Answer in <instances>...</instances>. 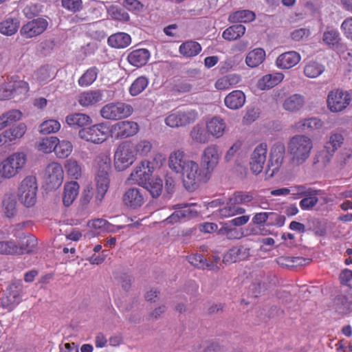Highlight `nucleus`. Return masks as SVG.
<instances>
[{
	"label": "nucleus",
	"mask_w": 352,
	"mask_h": 352,
	"mask_svg": "<svg viewBox=\"0 0 352 352\" xmlns=\"http://www.w3.org/2000/svg\"><path fill=\"white\" fill-rule=\"evenodd\" d=\"M97 168L96 176V201L101 202L109 188V173L111 170V158L109 153H101L95 159Z\"/></svg>",
	"instance_id": "f257e3e1"
},
{
	"label": "nucleus",
	"mask_w": 352,
	"mask_h": 352,
	"mask_svg": "<svg viewBox=\"0 0 352 352\" xmlns=\"http://www.w3.org/2000/svg\"><path fill=\"white\" fill-rule=\"evenodd\" d=\"M313 148L311 140L303 135H296L290 138L287 151L292 162L297 166L302 164L309 157Z\"/></svg>",
	"instance_id": "f03ea898"
},
{
	"label": "nucleus",
	"mask_w": 352,
	"mask_h": 352,
	"mask_svg": "<svg viewBox=\"0 0 352 352\" xmlns=\"http://www.w3.org/2000/svg\"><path fill=\"white\" fill-rule=\"evenodd\" d=\"M182 173V182L184 188L188 191L197 189L201 183L207 182L210 176L209 172L199 167V164L192 161L187 162Z\"/></svg>",
	"instance_id": "7ed1b4c3"
},
{
	"label": "nucleus",
	"mask_w": 352,
	"mask_h": 352,
	"mask_svg": "<svg viewBox=\"0 0 352 352\" xmlns=\"http://www.w3.org/2000/svg\"><path fill=\"white\" fill-rule=\"evenodd\" d=\"M135 160V148L130 142L120 144L114 154V166L118 171L128 168Z\"/></svg>",
	"instance_id": "20e7f679"
},
{
	"label": "nucleus",
	"mask_w": 352,
	"mask_h": 352,
	"mask_svg": "<svg viewBox=\"0 0 352 352\" xmlns=\"http://www.w3.org/2000/svg\"><path fill=\"white\" fill-rule=\"evenodd\" d=\"M22 289L23 285L19 280L10 283L6 289H2L0 292V306L8 311H12L20 302Z\"/></svg>",
	"instance_id": "39448f33"
},
{
	"label": "nucleus",
	"mask_w": 352,
	"mask_h": 352,
	"mask_svg": "<svg viewBox=\"0 0 352 352\" xmlns=\"http://www.w3.org/2000/svg\"><path fill=\"white\" fill-rule=\"evenodd\" d=\"M25 162L26 156L23 153L10 155L0 165V175L8 179L13 177L24 166Z\"/></svg>",
	"instance_id": "423d86ee"
},
{
	"label": "nucleus",
	"mask_w": 352,
	"mask_h": 352,
	"mask_svg": "<svg viewBox=\"0 0 352 352\" xmlns=\"http://www.w3.org/2000/svg\"><path fill=\"white\" fill-rule=\"evenodd\" d=\"M37 184L36 177L28 176L21 183L18 190L19 200L26 207H30L36 201Z\"/></svg>",
	"instance_id": "0eeeda50"
},
{
	"label": "nucleus",
	"mask_w": 352,
	"mask_h": 352,
	"mask_svg": "<svg viewBox=\"0 0 352 352\" xmlns=\"http://www.w3.org/2000/svg\"><path fill=\"white\" fill-rule=\"evenodd\" d=\"M133 107L124 102H111L104 105L100 110L102 117L108 120H120L130 116Z\"/></svg>",
	"instance_id": "6e6552de"
},
{
	"label": "nucleus",
	"mask_w": 352,
	"mask_h": 352,
	"mask_svg": "<svg viewBox=\"0 0 352 352\" xmlns=\"http://www.w3.org/2000/svg\"><path fill=\"white\" fill-rule=\"evenodd\" d=\"M351 100V96L347 91L339 89L332 90L327 96V107L331 112H340L349 106Z\"/></svg>",
	"instance_id": "1a4fd4ad"
},
{
	"label": "nucleus",
	"mask_w": 352,
	"mask_h": 352,
	"mask_svg": "<svg viewBox=\"0 0 352 352\" xmlns=\"http://www.w3.org/2000/svg\"><path fill=\"white\" fill-rule=\"evenodd\" d=\"M197 118V113L195 110L178 111L168 115L165 119V123L173 128L184 126L195 122Z\"/></svg>",
	"instance_id": "9d476101"
},
{
	"label": "nucleus",
	"mask_w": 352,
	"mask_h": 352,
	"mask_svg": "<svg viewBox=\"0 0 352 352\" xmlns=\"http://www.w3.org/2000/svg\"><path fill=\"white\" fill-rule=\"evenodd\" d=\"M80 138L94 144H100L107 138V128L103 124H95L78 131Z\"/></svg>",
	"instance_id": "9b49d317"
},
{
	"label": "nucleus",
	"mask_w": 352,
	"mask_h": 352,
	"mask_svg": "<svg viewBox=\"0 0 352 352\" xmlns=\"http://www.w3.org/2000/svg\"><path fill=\"white\" fill-rule=\"evenodd\" d=\"M47 25V20L37 18L23 25L20 30V34L25 38H31L42 34Z\"/></svg>",
	"instance_id": "f8f14e48"
},
{
	"label": "nucleus",
	"mask_w": 352,
	"mask_h": 352,
	"mask_svg": "<svg viewBox=\"0 0 352 352\" xmlns=\"http://www.w3.org/2000/svg\"><path fill=\"white\" fill-rule=\"evenodd\" d=\"M45 177L50 188H56L59 187L63 179L62 166L56 162L50 164L45 168Z\"/></svg>",
	"instance_id": "ddd939ff"
},
{
	"label": "nucleus",
	"mask_w": 352,
	"mask_h": 352,
	"mask_svg": "<svg viewBox=\"0 0 352 352\" xmlns=\"http://www.w3.org/2000/svg\"><path fill=\"white\" fill-rule=\"evenodd\" d=\"M267 146L266 143H261L254 150L250 162V169L256 175L260 173L266 161Z\"/></svg>",
	"instance_id": "4468645a"
},
{
	"label": "nucleus",
	"mask_w": 352,
	"mask_h": 352,
	"mask_svg": "<svg viewBox=\"0 0 352 352\" xmlns=\"http://www.w3.org/2000/svg\"><path fill=\"white\" fill-rule=\"evenodd\" d=\"M139 131L138 124L133 121H120L112 126V132L117 139H124L135 135Z\"/></svg>",
	"instance_id": "2eb2a0df"
},
{
	"label": "nucleus",
	"mask_w": 352,
	"mask_h": 352,
	"mask_svg": "<svg viewBox=\"0 0 352 352\" xmlns=\"http://www.w3.org/2000/svg\"><path fill=\"white\" fill-rule=\"evenodd\" d=\"M285 154V146L283 142L275 143L271 148L270 156L268 166L272 168V172L270 174L272 176L275 172L278 171L281 166Z\"/></svg>",
	"instance_id": "dca6fc26"
},
{
	"label": "nucleus",
	"mask_w": 352,
	"mask_h": 352,
	"mask_svg": "<svg viewBox=\"0 0 352 352\" xmlns=\"http://www.w3.org/2000/svg\"><path fill=\"white\" fill-rule=\"evenodd\" d=\"M192 161L188 158L183 150L177 149L170 154L168 166L172 170L177 173H181L187 165V162Z\"/></svg>",
	"instance_id": "f3484780"
},
{
	"label": "nucleus",
	"mask_w": 352,
	"mask_h": 352,
	"mask_svg": "<svg viewBox=\"0 0 352 352\" xmlns=\"http://www.w3.org/2000/svg\"><path fill=\"white\" fill-rule=\"evenodd\" d=\"M219 158L217 148L215 146H210L204 150L201 157V167L206 172H209L210 176L217 166Z\"/></svg>",
	"instance_id": "a211bd4d"
},
{
	"label": "nucleus",
	"mask_w": 352,
	"mask_h": 352,
	"mask_svg": "<svg viewBox=\"0 0 352 352\" xmlns=\"http://www.w3.org/2000/svg\"><path fill=\"white\" fill-rule=\"evenodd\" d=\"M26 131V126L23 123H20L14 128L6 130L0 135V146L10 145L16 139L23 137Z\"/></svg>",
	"instance_id": "6ab92c4d"
},
{
	"label": "nucleus",
	"mask_w": 352,
	"mask_h": 352,
	"mask_svg": "<svg viewBox=\"0 0 352 352\" xmlns=\"http://www.w3.org/2000/svg\"><path fill=\"white\" fill-rule=\"evenodd\" d=\"M151 163L148 161H143L141 166L136 167L135 170L131 173L132 179L135 180L140 186H142L151 177L153 167L151 166Z\"/></svg>",
	"instance_id": "aec40b11"
},
{
	"label": "nucleus",
	"mask_w": 352,
	"mask_h": 352,
	"mask_svg": "<svg viewBox=\"0 0 352 352\" xmlns=\"http://www.w3.org/2000/svg\"><path fill=\"white\" fill-rule=\"evenodd\" d=\"M250 249L248 247L240 245L233 247L228 250L223 258L225 263H232L248 259L250 256Z\"/></svg>",
	"instance_id": "412c9836"
},
{
	"label": "nucleus",
	"mask_w": 352,
	"mask_h": 352,
	"mask_svg": "<svg viewBox=\"0 0 352 352\" xmlns=\"http://www.w3.org/2000/svg\"><path fill=\"white\" fill-rule=\"evenodd\" d=\"M122 201L127 207L136 209L144 204V200L140 189L131 188L128 189L123 195Z\"/></svg>",
	"instance_id": "4be33fe9"
},
{
	"label": "nucleus",
	"mask_w": 352,
	"mask_h": 352,
	"mask_svg": "<svg viewBox=\"0 0 352 352\" xmlns=\"http://www.w3.org/2000/svg\"><path fill=\"white\" fill-rule=\"evenodd\" d=\"M300 60V54L295 51H289L281 54L276 59L278 67L281 69H290L297 65Z\"/></svg>",
	"instance_id": "5701e85b"
},
{
	"label": "nucleus",
	"mask_w": 352,
	"mask_h": 352,
	"mask_svg": "<svg viewBox=\"0 0 352 352\" xmlns=\"http://www.w3.org/2000/svg\"><path fill=\"white\" fill-rule=\"evenodd\" d=\"M150 57V52L146 49H138L129 54L127 60L129 63L137 67L146 64Z\"/></svg>",
	"instance_id": "b1692460"
},
{
	"label": "nucleus",
	"mask_w": 352,
	"mask_h": 352,
	"mask_svg": "<svg viewBox=\"0 0 352 352\" xmlns=\"http://www.w3.org/2000/svg\"><path fill=\"white\" fill-rule=\"evenodd\" d=\"M2 208L8 218L13 217L17 212V200L14 192H7L3 195Z\"/></svg>",
	"instance_id": "393cba45"
},
{
	"label": "nucleus",
	"mask_w": 352,
	"mask_h": 352,
	"mask_svg": "<svg viewBox=\"0 0 352 352\" xmlns=\"http://www.w3.org/2000/svg\"><path fill=\"white\" fill-rule=\"evenodd\" d=\"M102 92L100 90H91L81 93L78 98L79 104L82 107L94 105L102 100Z\"/></svg>",
	"instance_id": "a878e982"
},
{
	"label": "nucleus",
	"mask_w": 352,
	"mask_h": 352,
	"mask_svg": "<svg viewBox=\"0 0 352 352\" xmlns=\"http://www.w3.org/2000/svg\"><path fill=\"white\" fill-rule=\"evenodd\" d=\"M14 236L19 238L20 241V245H17V248L19 250H17L16 254H23L25 251L29 253L37 245V239L30 234L17 235L15 233Z\"/></svg>",
	"instance_id": "bb28decb"
},
{
	"label": "nucleus",
	"mask_w": 352,
	"mask_h": 352,
	"mask_svg": "<svg viewBox=\"0 0 352 352\" xmlns=\"http://www.w3.org/2000/svg\"><path fill=\"white\" fill-rule=\"evenodd\" d=\"M245 102V96L242 91L235 90L230 93L224 100L226 106L230 109H239Z\"/></svg>",
	"instance_id": "cd10ccee"
},
{
	"label": "nucleus",
	"mask_w": 352,
	"mask_h": 352,
	"mask_svg": "<svg viewBox=\"0 0 352 352\" xmlns=\"http://www.w3.org/2000/svg\"><path fill=\"white\" fill-rule=\"evenodd\" d=\"M91 121L89 116L81 113H71L65 118L67 124L73 128L84 127L90 124Z\"/></svg>",
	"instance_id": "c85d7f7f"
},
{
	"label": "nucleus",
	"mask_w": 352,
	"mask_h": 352,
	"mask_svg": "<svg viewBox=\"0 0 352 352\" xmlns=\"http://www.w3.org/2000/svg\"><path fill=\"white\" fill-rule=\"evenodd\" d=\"M79 191V185L76 182H72L66 184L64 187L63 196V204L68 207L76 198Z\"/></svg>",
	"instance_id": "c756f323"
},
{
	"label": "nucleus",
	"mask_w": 352,
	"mask_h": 352,
	"mask_svg": "<svg viewBox=\"0 0 352 352\" xmlns=\"http://www.w3.org/2000/svg\"><path fill=\"white\" fill-rule=\"evenodd\" d=\"M284 78L282 73H274L263 76L258 82V87L262 89H268L280 82Z\"/></svg>",
	"instance_id": "7c9ffc66"
},
{
	"label": "nucleus",
	"mask_w": 352,
	"mask_h": 352,
	"mask_svg": "<svg viewBox=\"0 0 352 352\" xmlns=\"http://www.w3.org/2000/svg\"><path fill=\"white\" fill-rule=\"evenodd\" d=\"M322 126V122L316 118L303 119L296 122L294 127L299 132H306L320 129Z\"/></svg>",
	"instance_id": "2f4dec72"
},
{
	"label": "nucleus",
	"mask_w": 352,
	"mask_h": 352,
	"mask_svg": "<svg viewBox=\"0 0 352 352\" xmlns=\"http://www.w3.org/2000/svg\"><path fill=\"white\" fill-rule=\"evenodd\" d=\"M207 131L216 138H219L223 135L225 129L226 123L223 120L219 117H214L206 124Z\"/></svg>",
	"instance_id": "473e14b6"
},
{
	"label": "nucleus",
	"mask_w": 352,
	"mask_h": 352,
	"mask_svg": "<svg viewBox=\"0 0 352 352\" xmlns=\"http://www.w3.org/2000/svg\"><path fill=\"white\" fill-rule=\"evenodd\" d=\"M305 101L302 96L294 94L286 98L283 102V108L290 112L299 111L305 104Z\"/></svg>",
	"instance_id": "72a5a7b5"
},
{
	"label": "nucleus",
	"mask_w": 352,
	"mask_h": 352,
	"mask_svg": "<svg viewBox=\"0 0 352 352\" xmlns=\"http://www.w3.org/2000/svg\"><path fill=\"white\" fill-rule=\"evenodd\" d=\"M131 36L124 32H118L110 36L108 38V43L115 48H124L131 43Z\"/></svg>",
	"instance_id": "f704fd0d"
},
{
	"label": "nucleus",
	"mask_w": 352,
	"mask_h": 352,
	"mask_svg": "<svg viewBox=\"0 0 352 352\" xmlns=\"http://www.w3.org/2000/svg\"><path fill=\"white\" fill-rule=\"evenodd\" d=\"M241 80L239 75L231 74L219 78L215 82V87L219 90H226L234 86Z\"/></svg>",
	"instance_id": "c9c22d12"
},
{
	"label": "nucleus",
	"mask_w": 352,
	"mask_h": 352,
	"mask_svg": "<svg viewBox=\"0 0 352 352\" xmlns=\"http://www.w3.org/2000/svg\"><path fill=\"white\" fill-rule=\"evenodd\" d=\"M142 186L150 193L153 198H157L162 192L163 182L160 178H151Z\"/></svg>",
	"instance_id": "e433bc0d"
},
{
	"label": "nucleus",
	"mask_w": 352,
	"mask_h": 352,
	"mask_svg": "<svg viewBox=\"0 0 352 352\" xmlns=\"http://www.w3.org/2000/svg\"><path fill=\"white\" fill-rule=\"evenodd\" d=\"M265 58V51L261 48H256L248 54L245 62L249 67H255L261 64Z\"/></svg>",
	"instance_id": "4c0bfd02"
},
{
	"label": "nucleus",
	"mask_w": 352,
	"mask_h": 352,
	"mask_svg": "<svg viewBox=\"0 0 352 352\" xmlns=\"http://www.w3.org/2000/svg\"><path fill=\"white\" fill-rule=\"evenodd\" d=\"M190 136L192 141L197 143L206 144L209 140V135L204 126L200 124H197L192 128Z\"/></svg>",
	"instance_id": "58836bf2"
},
{
	"label": "nucleus",
	"mask_w": 352,
	"mask_h": 352,
	"mask_svg": "<svg viewBox=\"0 0 352 352\" xmlns=\"http://www.w3.org/2000/svg\"><path fill=\"white\" fill-rule=\"evenodd\" d=\"M201 51V47L196 41H188L182 43L179 47V52L186 57L197 55Z\"/></svg>",
	"instance_id": "ea45409f"
},
{
	"label": "nucleus",
	"mask_w": 352,
	"mask_h": 352,
	"mask_svg": "<svg viewBox=\"0 0 352 352\" xmlns=\"http://www.w3.org/2000/svg\"><path fill=\"white\" fill-rule=\"evenodd\" d=\"M19 28V21L16 19L8 18L0 23V32L6 36L14 34Z\"/></svg>",
	"instance_id": "a19ab883"
},
{
	"label": "nucleus",
	"mask_w": 352,
	"mask_h": 352,
	"mask_svg": "<svg viewBox=\"0 0 352 352\" xmlns=\"http://www.w3.org/2000/svg\"><path fill=\"white\" fill-rule=\"evenodd\" d=\"M254 199L250 192L236 191L229 198L228 205L246 204Z\"/></svg>",
	"instance_id": "79ce46f5"
},
{
	"label": "nucleus",
	"mask_w": 352,
	"mask_h": 352,
	"mask_svg": "<svg viewBox=\"0 0 352 352\" xmlns=\"http://www.w3.org/2000/svg\"><path fill=\"white\" fill-rule=\"evenodd\" d=\"M245 28L241 24L233 25L223 32V37L228 41H234L245 34Z\"/></svg>",
	"instance_id": "37998d69"
},
{
	"label": "nucleus",
	"mask_w": 352,
	"mask_h": 352,
	"mask_svg": "<svg viewBox=\"0 0 352 352\" xmlns=\"http://www.w3.org/2000/svg\"><path fill=\"white\" fill-rule=\"evenodd\" d=\"M255 16L254 12L250 10H239L231 14L229 16V21L232 23H248L254 21Z\"/></svg>",
	"instance_id": "c03bdc74"
},
{
	"label": "nucleus",
	"mask_w": 352,
	"mask_h": 352,
	"mask_svg": "<svg viewBox=\"0 0 352 352\" xmlns=\"http://www.w3.org/2000/svg\"><path fill=\"white\" fill-rule=\"evenodd\" d=\"M324 70V67L315 61L308 63L305 68L304 73L309 78H316L320 75Z\"/></svg>",
	"instance_id": "a18cd8bd"
},
{
	"label": "nucleus",
	"mask_w": 352,
	"mask_h": 352,
	"mask_svg": "<svg viewBox=\"0 0 352 352\" xmlns=\"http://www.w3.org/2000/svg\"><path fill=\"white\" fill-rule=\"evenodd\" d=\"M72 144L69 141H60L56 144L55 153L59 158H65L68 157L72 151Z\"/></svg>",
	"instance_id": "49530a36"
},
{
	"label": "nucleus",
	"mask_w": 352,
	"mask_h": 352,
	"mask_svg": "<svg viewBox=\"0 0 352 352\" xmlns=\"http://www.w3.org/2000/svg\"><path fill=\"white\" fill-rule=\"evenodd\" d=\"M148 80L145 76H140L132 83L129 92L132 96H138L148 86Z\"/></svg>",
	"instance_id": "de8ad7c7"
},
{
	"label": "nucleus",
	"mask_w": 352,
	"mask_h": 352,
	"mask_svg": "<svg viewBox=\"0 0 352 352\" xmlns=\"http://www.w3.org/2000/svg\"><path fill=\"white\" fill-rule=\"evenodd\" d=\"M58 143V139L54 136L46 137L42 139L39 144V150L44 153H50L55 151L56 144Z\"/></svg>",
	"instance_id": "09e8293b"
},
{
	"label": "nucleus",
	"mask_w": 352,
	"mask_h": 352,
	"mask_svg": "<svg viewBox=\"0 0 352 352\" xmlns=\"http://www.w3.org/2000/svg\"><path fill=\"white\" fill-rule=\"evenodd\" d=\"M60 128V123L55 120H49L43 122L40 126V132L44 134L55 133Z\"/></svg>",
	"instance_id": "8fccbe9b"
},
{
	"label": "nucleus",
	"mask_w": 352,
	"mask_h": 352,
	"mask_svg": "<svg viewBox=\"0 0 352 352\" xmlns=\"http://www.w3.org/2000/svg\"><path fill=\"white\" fill-rule=\"evenodd\" d=\"M97 68L92 67L86 71V72L80 78L78 82L82 86L91 85L97 77Z\"/></svg>",
	"instance_id": "3c124183"
},
{
	"label": "nucleus",
	"mask_w": 352,
	"mask_h": 352,
	"mask_svg": "<svg viewBox=\"0 0 352 352\" xmlns=\"http://www.w3.org/2000/svg\"><path fill=\"white\" fill-rule=\"evenodd\" d=\"M321 192L311 193V195L305 196L300 201V206L302 210L312 209L318 202V198L316 197L318 195H321Z\"/></svg>",
	"instance_id": "603ef678"
},
{
	"label": "nucleus",
	"mask_w": 352,
	"mask_h": 352,
	"mask_svg": "<svg viewBox=\"0 0 352 352\" xmlns=\"http://www.w3.org/2000/svg\"><path fill=\"white\" fill-rule=\"evenodd\" d=\"M322 40L329 45H334L339 43L340 38L339 33L336 30L327 29L323 34Z\"/></svg>",
	"instance_id": "864d4df0"
},
{
	"label": "nucleus",
	"mask_w": 352,
	"mask_h": 352,
	"mask_svg": "<svg viewBox=\"0 0 352 352\" xmlns=\"http://www.w3.org/2000/svg\"><path fill=\"white\" fill-rule=\"evenodd\" d=\"M109 13L111 18L115 20L122 21H128L129 20V14L123 8L112 6L110 8Z\"/></svg>",
	"instance_id": "5fc2aeb1"
},
{
	"label": "nucleus",
	"mask_w": 352,
	"mask_h": 352,
	"mask_svg": "<svg viewBox=\"0 0 352 352\" xmlns=\"http://www.w3.org/2000/svg\"><path fill=\"white\" fill-rule=\"evenodd\" d=\"M290 190L292 195L298 194V197H305L311 195V193H318L322 192L320 190H314L311 188H307L303 185L292 187Z\"/></svg>",
	"instance_id": "6e6d98bb"
},
{
	"label": "nucleus",
	"mask_w": 352,
	"mask_h": 352,
	"mask_svg": "<svg viewBox=\"0 0 352 352\" xmlns=\"http://www.w3.org/2000/svg\"><path fill=\"white\" fill-rule=\"evenodd\" d=\"M19 250L12 241H0V254H16L17 250Z\"/></svg>",
	"instance_id": "4d7b16f0"
},
{
	"label": "nucleus",
	"mask_w": 352,
	"mask_h": 352,
	"mask_svg": "<svg viewBox=\"0 0 352 352\" xmlns=\"http://www.w3.org/2000/svg\"><path fill=\"white\" fill-rule=\"evenodd\" d=\"M342 141L343 137L341 134H332L329 138V140L326 143L324 146L328 149H330L331 151L335 152L338 148L340 146Z\"/></svg>",
	"instance_id": "13d9d810"
},
{
	"label": "nucleus",
	"mask_w": 352,
	"mask_h": 352,
	"mask_svg": "<svg viewBox=\"0 0 352 352\" xmlns=\"http://www.w3.org/2000/svg\"><path fill=\"white\" fill-rule=\"evenodd\" d=\"M188 261L192 265L198 267V268H205L210 267L212 265V263L209 264L206 262V259L201 254H194L190 256L188 258Z\"/></svg>",
	"instance_id": "bf43d9fd"
},
{
	"label": "nucleus",
	"mask_w": 352,
	"mask_h": 352,
	"mask_svg": "<svg viewBox=\"0 0 352 352\" xmlns=\"http://www.w3.org/2000/svg\"><path fill=\"white\" fill-rule=\"evenodd\" d=\"M334 153V151H331L330 149L324 146L323 149L316 156L315 163L321 162L324 166H327L330 162Z\"/></svg>",
	"instance_id": "052dcab7"
},
{
	"label": "nucleus",
	"mask_w": 352,
	"mask_h": 352,
	"mask_svg": "<svg viewBox=\"0 0 352 352\" xmlns=\"http://www.w3.org/2000/svg\"><path fill=\"white\" fill-rule=\"evenodd\" d=\"M62 6L65 9L76 12L82 7V0H62Z\"/></svg>",
	"instance_id": "680f3d73"
},
{
	"label": "nucleus",
	"mask_w": 352,
	"mask_h": 352,
	"mask_svg": "<svg viewBox=\"0 0 352 352\" xmlns=\"http://www.w3.org/2000/svg\"><path fill=\"white\" fill-rule=\"evenodd\" d=\"M12 89L15 94H25L28 91V84L23 80H14L10 82Z\"/></svg>",
	"instance_id": "e2e57ef3"
},
{
	"label": "nucleus",
	"mask_w": 352,
	"mask_h": 352,
	"mask_svg": "<svg viewBox=\"0 0 352 352\" xmlns=\"http://www.w3.org/2000/svg\"><path fill=\"white\" fill-rule=\"evenodd\" d=\"M220 211L222 215L233 216L236 214H243L245 210L241 207H236L235 205H228Z\"/></svg>",
	"instance_id": "0e129e2a"
},
{
	"label": "nucleus",
	"mask_w": 352,
	"mask_h": 352,
	"mask_svg": "<svg viewBox=\"0 0 352 352\" xmlns=\"http://www.w3.org/2000/svg\"><path fill=\"white\" fill-rule=\"evenodd\" d=\"M166 309L167 307L165 305H162L149 312L146 315V319L147 320H157L165 313Z\"/></svg>",
	"instance_id": "69168bd1"
},
{
	"label": "nucleus",
	"mask_w": 352,
	"mask_h": 352,
	"mask_svg": "<svg viewBox=\"0 0 352 352\" xmlns=\"http://www.w3.org/2000/svg\"><path fill=\"white\" fill-rule=\"evenodd\" d=\"M8 125L12 124L21 118L22 113L19 110L13 109L3 114Z\"/></svg>",
	"instance_id": "338daca9"
},
{
	"label": "nucleus",
	"mask_w": 352,
	"mask_h": 352,
	"mask_svg": "<svg viewBox=\"0 0 352 352\" xmlns=\"http://www.w3.org/2000/svg\"><path fill=\"white\" fill-rule=\"evenodd\" d=\"M14 97V93L11 87V83H6L0 87V100H6Z\"/></svg>",
	"instance_id": "774afa93"
}]
</instances>
